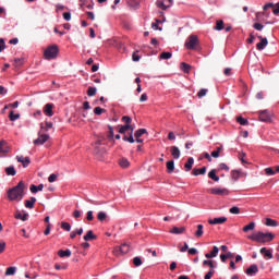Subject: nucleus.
Returning <instances> with one entry per match:
<instances>
[{"label": "nucleus", "mask_w": 279, "mask_h": 279, "mask_svg": "<svg viewBox=\"0 0 279 279\" xmlns=\"http://www.w3.org/2000/svg\"><path fill=\"white\" fill-rule=\"evenodd\" d=\"M223 20H218L216 21V26L214 27V29H216V32H221V29H223Z\"/></svg>", "instance_id": "obj_35"}, {"label": "nucleus", "mask_w": 279, "mask_h": 279, "mask_svg": "<svg viewBox=\"0 0 279 279\" xmlns=\"http://www.w3.org/2000/svg\"><path fill=\"white\" fill-rule=\"evenodd\" d=\"M254 29H256L257 32H263V28L265 27L263 24L260 23H255L253 25Z\"/></svg>", "instance_id": "obj_54"}, {"label": "nucleus", "mask_w": 279, "mask_h": 279, "mask_svg": "<svg viewBox=\"0 0 279 279\" xmlns=\"http://www.w3.org/2000/svg\"><path fill=\"white\" fill-rule=\"evenodd\" d=\"M256 228V222H250L248 225L243 227V232H250Z\"/></svg>", "instance_id": "obj_32"}, {"label": "nucleus", "mask_w": 279, "mask_h": 279, "mask_svg": "<svg viewBox=\"0 0 279 279\" xmlns=\"http://www.w3.org/2000/svg\"><path fill=\"white\" fill-rule=\"evenodd\" d=\"M259 120L264 121L265 123H270L271 113H269V111H267V110L259 111Z\"/></svg>", "instance_id": "obj_11"}, {"label": "nucleus", "mask_w": 279, "mask_h": 279, "mask_svg": "<svg viewBox=\"0 0 279 279\" xmlns=\"http://www.w3.org/2000/svg\"><path fill=\"white\" fill-rule=\"evenodd\" d=\"M226 221H228L227 217H219V218L209 219L208 223L210 226H221V223H226Z\"/></svg>", "instance_id": "obj_12"}, {"label": "nucleus", "mask_w": 279, "mask_h": 279, "mask_svg": "<svg viewBox=\"0 0 279 279\" xmlns=\"http://www.w3.org/2000/svg\"><path fill=\"white\" fill-rule=\"evenodd\" d=\"M128 252H130V244L123 243L121 246L114 248L113 254L119 256V254H128Z\"/></svg>", "instance_id": "obj_7"}, {"label": "nucleus", "mask_w": 279, "mask_h": 279, "mask_svg": "<svg viewBox=\"0 0 279 279\" xmlns=\"http://www.w3.org/2000/svg\"><path fill=\"white\" fill-rule=\"evenodd\" d=\"M119 165L122 169H128V167H130V161L126 158H122L120 159Z\"/></svg>", "instance_id": "obj_36"}, {"label": "nucleus", "mask_w": 279, "mask_h": 279, "mask_svg": "<svg viewBox=\"0 0 279 279\" xmlns=\"http://www.w3.org/2000/svg\"><path fill=\"white\" fill-rule=\"evenodd\" d=\"M133 62H138L141 60V56H138V52H133L132 54Z\"/></svg>", "instance_id": "obj_60"}, {"label": "nucleus", "mask_w": 279, "mask_h": 279, "mask_svg": "<svg viewBox=\"0 0 279 279\" xmlns=\"http://www.w3.org/2000/svg\"><path fill=\"white\" fill-rule=\"evenodd\" d=\"M231 175L233 180H239V178H241V172L239 170H232L231 171Z\"/></svg>", "instance_id": "obj_48"}, {"label": "nucleus", "mask_w": 279, "mask_h": 279, "mask_svg": "<svg viewBox=\"0 0 279 279\" xmlns=\"http://www.w3.org/2000/svg\"><path fill=\"white\" fill-rule=\"evenodd\" d=\"M133 264L135 265V267H141V265H143V260L141 259V257H134Z\"/></svg>", "instance_id": "obj_52"}, {"label": "nucleus", "mask_w": 279, "mask_h": 279, "mask_svg": "<svg viewBox=\"0 0 279 279\" xmlns=\"http://www.w3.org/2000/svg\"><path fill=\"white\" fill-rule=\"evenodd\" d=\"M247 239H250V241H255V243H271V241L276 239V235L271 232L264 233L263 231H257L252 235H248Z\"/></svg>", "instance_id": "obj_2"}, {"label": "nucleus", "mask_w": 279, "mask_h": 279, "mask_svg": "<svg viewBox=\"0 0 279 279\" xmlns=\"http://www.w3.org/2000/svg\"><path fill=\"white\" fill-rule=\"evenodd\" d=\"M276 4L271 3V2H268L266 3L264 7H263V10L265 12H267V10H269V8H275Z\"/></svg>", "instance_id": "obj_59"}, {"label": "nucleus", "mask_w": 279, "mask_h": 279, "mask_svg": "<svg viewBox=\"0 0 279 279\" xmlns=\"http://www.w3.org/2000/svg\"><path fill=\"white\" fill-rule=\"evenodd\" d=\"M171 57H172L171 52H161L159 56L161 60H170Z\"/></svg>", "instance_id": "obj_46"}, {"label": "nucleus", "mask_w": 279, "mask_h": 279, "mask_svg": "<svg viewBox=\"0 0 279 279\" xmlns=\"http://www.w3.org/2000/svg\"><path fill=\"white\" fill-rule=\"evenodd\" d=\"M258 40H260V43H257L256 45V49L258 51H263V49H265V47H267V45H269V41L267 40V37H263L260 35H257Z\"/></svg>", "instance_id": "obj_9"}, {"label": "nucleus", "mask_w": 279, "mask_h": 279, "mask_svg": "<svg viewBox=\"0 0 279 279\" xmlns=\"http://www.w3.org/2000/svg\"><path fill=\"white\" fill-rule=\"evenodd\" d=\"M58 256H60V258H69L71 257V250H65V251L60 250L58 252Z\"/></svg>", "instance_id": "obj_29"}, {"label": "nucleus", "mask_w": 279, "mask_h": 279, "mask_svg": "<svg viewBox=\"0 0 279 279\" xmlns=\"http://www.w3.org/2000/svg\"><path fill=\"white\" fill-rule=\"evenodd\" d=\"M35 204H36V197H31V199L25 201L24 206L25 208L32 209L34 208Z\"/></svg>", "instance_id": "obj_25"}, {"label": "nucleus", "mask_w": 279, "mask_h": 279, "mask_svg": "<svg viewBox=\"0 0 279 279\" xmlns=\"http://www.w3.org/2000/svg\"><path fill=\"white\" fill-rule=\"evenodd\" d=\"M0 154H10V145L4 140L0 141Z\"/></svg>", "instance_id": "obj_15"}, {"label": "nucleus", "mask_w": 279, "mask_h": 279, "mask_svg": "<svg viewBox=\"0 0 279 279\" xmlns=\"http://www.w3.org/2000/svg\"><path fill=\"white\" fill-rule=\"evenodd\" d=\"M88 97H95L97 95V88L89 86L87 89Z\"/></svg>", "instance_id": "obj_40"}, {"label": "nucleus", "mask_w": 279, "mask_h": 279, "mask_svg": "<svg viewBox=\"0 0 279 279\" xmlns=\"http://www.w3.org/2000/svg\"><path fill=\"white\" fill-rule=\"evenodd\" d=\"M58 53H60V48H58V45H51L48 46L44 51V58L45 60H56V58H58Z\"/></svg>", "instance_id": "obj_5"}, {"label": "nucleus", "mask_w": 279, "mask_h": 279, "mask_svg": "<svg viewBox=\"0 0 279 279\" xmlns=\"http://www.w3.org/2000/svg\"><path fill=\"white\" fill-rule=\"evenodd\" d=\"M168 173H173L175 170V162L173 160L167 161L166 163Z\"/></svg>", "instance_id": "obj_28"}, {"label": "nucleus", "mask_w": 279, "mask_h": 279, "mask_svg": "<svg viewBox=\"0 0 279 279\" xmlns=\"http://www.w3.org/2000/svg\"><path fill=\"white\" fill-rule=\"evenodd\" d=\"M15 274H16V267L14 266H11L5 270V276H14Z\"/></svg>", "instance_id": "obj_39"}, {"label": "nucleus", "mask_w": 279, "mask_h": 279, "mask_svg": "<svg viewBox=\"0 0 279 279\" xmlns=\"http://www.w3.org/2000/svg\"><path fill=\"white\" fill-rule=\"evenodd\" d=\"M209 193L211 195H220L221 197L226 196V195H230V191H228V189L223 187H213L209 190Z\"/></svg>", "instance_id": "obj_6"}, {"label": "nucleus", "mask_w": 279, "mask_h": 279, "mask_svg": "<svg viewBox=\"0 0 279 279\" xmlns=\"http://www.w3.org/2000/svg\"><path fill=\"white\" fill-rule=\"evenodd\" d=\"M170 151H171V156L175 160H178V158H180V148H178V146H171Z\"/></svg>", "instance_id": "obj_23"}, {"label": "nucleus", "mask_w": 279, "mask_h": 279, "mask_svg": "<svg viewBox=\"0 0 279 279\" xmlns=\"http://www.w3.org/2000/svg\"><path fill=\"white\" fill-rule=\"evenodd\" d=\"M184 232H186V228L185 227H173L171 230H170V233L171 234H184Z\"/></svg>", "instance_id": "obj_20"}, {"label": "nucleus", "mask_w": 279, "mask_h": 279, "mask_svg": "<svg viewBox=\"0 0 279 279\" xmlns=\"http://www.w3.org/2000/svg\"><path fill=\"white\" fill-rule=\"evenodd\" d=\"M53 128V122L46 121L45 123H40L41 131L49 132Z\"/></svg>", "instance_id": "obj_22"}, {"label": "nucleus", "mask_w": 279, "mask_h": 279, "mask_svg": "<svg viewBox=\"0 0 279 279\" xmlns=\"http://www.w3.org/2000/svg\"><path fill=\"white\" fill-rule=\"evenodd\" d=\"M229 213L231 215H239L241 213V208L236 207V206H233L229 209Z\"/></svg>", "instance_id": "obj_50"}, {"label": "nucleus", "mask_w": 279, "mask_h": 279, "mask_svg": "<svg viewBox=\"0 0 279 279\" xmlns=\"http://www.w3.org/2000/svg\"><path fill=\"white\" fill-rule=\"evenodd\" d=\"M53 104H46L44 106V113L46 114V117H53Z\"/></svg>", "instance_id": "obj_13"}, {"label": "nucleus", "mask_w": 279, "mask_h": 279, "mask_svg": "<svg viewBox=\"0 0 279 279\" xmlns=\"http://www.w3.org/2000/svg\"><path fill=\"white\" fill-rule=\"evenodd\" d=\"M143 134H147V130L146 129H140L135 132L134 136L135 138H141V136H143Z\"/></svg>", "instance_id": "obj_41"}, {"label": "nucleus", "mask_w": 279, "mask_h": 279, "mask_svg": "<svg viewBox=\"0 0 279 279\" xmlns=\"http://www.w3.org/2000/svg\"><path fill=\"white\" fill-rule=\"evenodd\" d=\"M122 121L123 123H126V125H130V123H132V118H130V116H123Z\"/></svg>", "instance_id": "obj_53"}, {"label": "nucleus", "mask_w": 279, "mask_h": 279, "mask_svg": "<svg viewBox=\"0 0 279 279\" xmlns=\"http://www.w3.org/2000/svg\"><path fill=\"white\" fill-rule=\"evenodd\" d=\"M104 112H106V109L101 108V107H96L94 109V113L99 117L100 114H104Z\"/></svg>", "instance_id": "obj_49"}, {"label": "nucleus", "mask_w": 279, "mask_h": 279, "mask_svg": "<svg viewBox=\"0 0 279 279\" xmlns=\"http://www.w3.org/2000/svg\"><path fill=\"white\" fill-rule=\"evenodd\" d=\"M208 178L214 182H219V175H217V169H213L208 172Z\"/></svg>", "instance_id": "obj_24"}, {"label": "nucleus", "mask_w": 279, "mask_h": 279, "mask_svg": "<svg viewBox=\"0 0 279 279\" xmlns=\"http://www.w3.org/2000/svg\"><path fill=\"white\" fill-rule=\"evenodd\" d=\"M10 121H16L17 119H21V114L16 113L14 114V111H11L9 114Z\"/></svg>", "instance_id": "obj_47"}, {"label": "nucleus", "mask_w": 279, "mask_h": 279, "mask_svg": "<svg viewBox=\"0 0 279 279\" xmlns=\"http://www.w3.org/2000/svg\"><path fill=\"white\" fill-rule=\"evenodd\" d=\"M63 19L64 21H71V13L70 12L63 13Z\"/></svg>", "instance_id": "obj_64"}, {"label": "nucleus", "mask_w": 279, "mask_h": 279, "mask_svg": "<svg viewBox=\"0 0 279 279\" xmlns=\"http://www.w3.org/2000/svg\"><path fill=\"white\" fill-rule=\"evenodd\" d=\"M203 267H209L210 269L215 270V262L210 260V259H205L203 262Z\"/></svg>", "instance_id": "obj_33"}, {"label": "nucleus", "mask_w": 279, "mask_h": 279, "mask_svg": "<svg viewBox=\"0 0 279 279\" xmlns=\"http://www.w3.org/2000/svg\"><path fill=\"white\" fill-rule=\"evenodd\" d=\"M265 173L266 175H276L274 168H266Z\"/></svg>", "instance_id": "obj_56"}, {"label": "nucleus", "mask_w": 279, "mask_h": 279, "mask_svg": "<svg viewBox=\"0 0 279 279\" xmlns=\"http://www.w3.org/2000/svg\"><path fill=\"white\" fill-rule=\"evenodd\" d=\"M25 197V182L20 181L17 185L8 191V198L10 202H21Z\"/></svg>", "instance_id": "obj_1"}, {"label": "nucleus", "mask_w": 279, "mask_h": 279, "mask_svg": "<svg viewBox=\"0 0 279 279\" xmlns=\"http://www.w3.org/2000/svg\"><path fill=\"white\" fill-rule=\"evenodd\" d=\"M84 241H97V235L93 232V230H89L84 235Z\"/></svg>", "instance_id": "obj_17"}, {"label": "nucleus", "mask_w": 279, "mask_h": 279, "mask_svg": "<svg viewBox=\"0 0 279 279\" xmlns=\"http://www.w3.org/2000/svg\"><path fill=\"white\" fill-rule=\"evenodd\" d=\"M232 253L231 252H228L227 254H221L220 255V260L222 262V263H226V260H228V258H232Z\"/></svg>", "instance_id": "obj_43"}, {"label": "nucleus", "mask_w": 279, "mask_h": 279, "mask_svg": "<svg viewBox=\"0 0 279 279\" xmlns=\"http://www.w3.org/2000/svg\"><path fill=\"white\" fill-rule=\"evenodd\" d=\"M272 14L278 16V14H279V2L275 4V9L272 10Z\"/></svg>", "instance_id": "obj_63"}, {"label": "nucleus", "mask_w": 279, "mask_h": 279, "mask_svg": "<svg viewBox=\"0 0 279 279\" xmlns=\"http://www.w3.org/2000/svg\"><path fill=\"white\" fill-rule=\"evenodd\" d=\"M215 276V269H209V271L205 275V279H211Z\"/></svg>", "instance_id": "obj_55"}, {"label": "nucleus", "mask_w": 279, "mask_h": 279, "mask_svg": "<svg viewBox=\"0 0 279 279\" xmlns=\"http://www.w3.org/2000/svg\"><path fill=\"white\" fill-rule=\"evenodd\" d=\"M206 171H207V168L206 167H203V168H194L193 171H192V175H206Z\"/></svg>", "instance_id": "obj_18"}, {"label": "nucleus", "mask_w": 279, "mask_h": 279, "mask_svg": "<svg viewBox=\"0 0 279 279\" xmlns=\"http://www.w3.org/2000/svg\"><path fill=\"white\" fill-rule=\"evenodd\" d=\"M51 233V223H48L46 226V230L44 231V234L47 236Z\"/></svg>", "instance_id": "obj_58"}, {"label": "nucleus", "mask_w": 279, "mask_h": 279, "mask_svg": "<svg viewBox=\"0 0 279 279\" xmlns=\"http://www.w3.org/2000/svg\"><path fill=\"white\" fill-rule=\"evenodd\" d=\"M236 121H238V123H240V125H250V121H247V119H245L243 117H238Z\"/></svg>", "instance_id": "obj_42"}, {"label": "nucleus", "mask_w": 279, "mask_h": 279, "mask_svg": "<svg viewBox=\"0 0 279 279\" xmlns=\"http://www.w3.org/2000/svg\"><path fill=\"white\" fill-rule=\"evenodd\" d=\"M97 219L98 221H106V219H108V214H106V211H99L97 215Z\"/></svg>", "instance_id": "obj_38"}, {"label": "nucleus", "mask_w": 279, "mask_h": 279, "mask_svg": "<svg viewBox=\"0 0 279 279\" xmlns=\"http://www.w3.org/2000/svg\"><path fill=\"white\" fill-rule=\"evenodd\" d=\"M156 5L160 10H169L173 5V2L171 0H157Z\"/></svg>", "instance_id": "obj_8"}, {"label": "nucleus", "mask_w": 279, "mask_h": 279, "mask_svg": "<svg viewBox=\"0 0 279 279\" xmlns=\"http://www.w3.org/2000/svg\"><path fill=\"white\" fill-rule=\"evenodd\" d=\"M58 180V175L57 174H50L49 178H48V182H56Z\"/></svg>", "instance_id": "obj_61"}, {"label": "nucleus", "mask_w": 279, "mask_h": 279, "mask_svg": "<svg viewBox=\"0 0 279 279\" xmlns=\"http://www.w3.org/2000/svg\"><path fill=\"white\" fill-rule=\"evenodd\" d=\"M181 71H183V73H190L191 72V64L182 62L181 63Z\"/></svg>", "instance_id": "obj_37"}, {"label": "nucleus", "mask_w": 279, "mask_h": 279, "mask_svg": "<svg viewBox=\"0 0 279 279\" xmlns=\"http://www.w3.org/2000/svg\"><path fill=\"white\" fill-rule=\"evenodd\" d=\"M184 47L191 51H202V46H199V38L197 35H190L184 44Z\"/></svg>", "instance_id": "obj_3"}, {"label": "nucleus", "mask_w": 279, "mask_h": 279, "mask_svg": "<svg viewBox=\"0 0 279 279\" xmlns=\"http://www.w3.org/2000/svg\"><path fill=\"white\" fill-rule=\"evenodd\" d=\"M7 175H16V169H14V166H10L5 168Z\"/></svg>", "instance_id": "obj_34"}, {"label": "nucleus", "mask_w": 279, "mask_h": 279, "mask_svg": "<svg viewBox=\"0 0 279 279\" xmlns=\"http://www.w3.org/2000/svg\"><path fill=\"white\" fill-rule=\"evenodd\" d=\"M15 219H21V221H27V214H21V211H17L15 215Z\"/></svg>", "instance_id": "obj_44"}, {"label": "nucleus", "mask_w": 279, "mask_h": 279, "mask_svg": "<svg viewBox=\"0 0 279 279\" xmlns=\"http://www.w3.org/2000/svg\"><path fill=\"white\" fill-rule=\"evenodd\" d=\"M259 252L263 254L264 258H274V254L270 250H267V247H262Z\"/></svg>", "instance_id": "obj_21"}, {"label": "nucleus", "mask_w": 279, "mask_h": 279, "mask_svg": "<svg viewBox=\"0 0 279 279\" xmlns=\"http://www.w3.org/2000/svg\"><path fill=\"white\" fill-rule=\"evenodd\" d=\"M49 138V135L48 134H40L38 133V138L37 140H34V145H45V143H47Z\"/></svg>", "instance_id": "obj_10"}, {"label": "nucleus", "mask_w": 279, "mask_h": 279, "mask_svg": "<svg viewBox=\"0 0 279 279\" xmlns=\"http://www.w3.org/2000/svg\"><path fill=\"white\" fill-rule=\"evenodd\" d=\"M130 130L129 136L124 135L122 137V141H125L128 143H134V126L131 124L120 125L119 126V134H125Z\"/></svg>", "instance_id": "obj_4"}, {"label": "nucleus", "mask_w": 279, "mask_h": 279, "mask_svg": "<svg viewBox=\"0 0 279 279\" xmlns=\"http://www.w3.org/2000/svg\"><path fill=\"white\" fill-rule=\"evenodd\" d=\"M194 162H195V159H193V157H190L184 165L185 171H191V169H193Z\"/></svg>", "instance_id": "obj_26"}, {"label": "nucleus", "mask_w": 279, "mask_h": 279, "mask_svg": "<svg viewBox=\"0 0 279 279\" xmlns=\"http://www.w3.org/2000/svg\"><path fill=\"white\" fill-rule=\"evenodd\" d=\"M86 219L87 221H93V219H95V217L93 216V210L87 211Z\"/></svg>", "instance_id": "obj_62"}, {"label": "nucleus", "mask_w": 279, "mask_h": 279, "mask_svg": "<svg viewBox=\"0 0 279 279\" xmlns=\"http://www.w3.org/2000/svg\"><path fill=\"white\" fill-rule=\"evenodd\" d=\"M219 169L221 171H230V167H228V165H226L225 162L219 163Z\"/></svg>", "instance_id": "obj_57"}, {"label": "nucleus", "mask_w": 279, "mask_h": 279, "mask_svg": "<svg viewBox=\"0 0 279 279\" xmlns=\"http://www.w3.org/2000/svg\"><path fill=\"white\" fill-rule=\"evenodd\" d=\"M245 274L247 276H255V274H258V266L256 264L251 265L246 270Z\"/></svg>", "instance_id": "obj_16"}, {"label": "nucleus", "mask_w": 279, "mask_h": 279, "mask_svg": "<svg viewBox=\"0 0 279 279\" xmlns=\"http://www.w3.org/2000/svg\"><path fill=\"white\" fill-rule=\"evenodd\" d=\"M265 226H268L269 228H276V227H278V221H276L271 218H266Z\"/></svg>", "instance_id": "obj_31"}, {"label": "nucleus", "mask_w": 279, "mask_h": 279, "mask_svg": "<svg viewBox=\"0 0 279 279\" xmlns=\"http://www.w3.org/2000/svg\"><path fill=\"white\" fill-rule=\"evenodd\" d=\"M44 189H45L44 184H39V185L32 184L29 186L31 193H38V191H43Z\"/></svg>", "instance_id": "obj_27"}, {"label": "nucleus", "mask_w": 279, "mask_h": 279, "mask_svg": "<svg viewBox=\"0 0 279 279\" xmlns=\"http://www.w3.org/2000/svg\"><path fill=\"white\" fill-rule=\"evenodd\" d=\"M61 228L62 230H65V232H71V223L69 222H65V221L61 222Z\"/></svg>", "instance_id": "obj_45"}, {"label": "nucleus", "mask_w": 279, "mask_h": 279, "mask_svg": "<svg viewBox=\"0 0 279 279\" xmlns=\"http://www.w3.org/2000/svg\"><path fill=\"white\" fill-rule=\"evenodd\" d=\"M16 160H17V162H21L24 168L29 167V165L32 162L29 157H24V156H16Z\"/></svg>", "instance_id": "obj_14"}, {"label": "nucleus", "mask_w": 279, "mask_h": 279, "mask_svg": "<svg viewBox=\"0 0 279 279\" xmlns=\"http://www.w3.org/2000/svg\"><path fill=\"white\" fill-rule=\"evenodd\" d=\"M194 234L197 239H201V236H204V225H197V230Z\"/></svg>", "instance_id": "obj_30"}, {"label": "nucleus", "mask_w": 279, "mask_h": 279, "mask_svg": "<svg viewBox=\"0 0 279 279\" xmlns=\"http://www.w3.org/2000/svg\"><path fill=\"white\" fill-rule=\"evenodd\" d=\"M207 94H208V89L202 88V89L197 93V97H198L199 99H202V97H206Z\"/></svg>", "instance_id": "obj_51"}, {"label": "nucleus", "mask_w": 279, "mask_h": 279, "mask_svg": "<svg viewBox=\"0 0 279 279\" xmlns=\"http://www.w3.org/2000/svg\"><path fill=\"white\" fill-rule=\"evenodd\" d=\"M217 254H219V247L214 246L210 253L205 254V258H217Z\"/></svg>", "instance_id": "obj_19"}]
</instances>
